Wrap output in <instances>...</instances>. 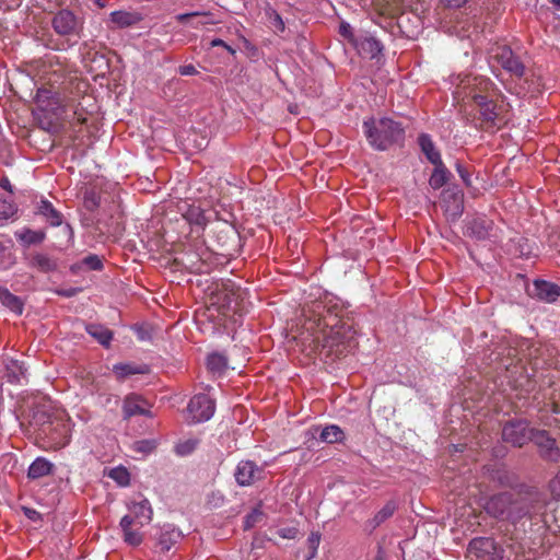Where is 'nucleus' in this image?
I'll return each instance as SVG.
<instances>
[{"label":"nucleus","mask_w":560,"mask_h":560,"mask_svg":"<svg viewBox=\"0 0 560 560\" xmlns=\"http://www.w3.org/2000/svg\"><path fill=\"white\" fill-rule=\"evenodd\" d=\"M490 58L495 60L506 72L515 78H523L525 74V65L522 62L511 47L506 45H495L490 50Z\"/></svg>","instance_id":"obj_9"},{"label":"nucleus","mask_w":560,"mask_h":560,"mask_svg":"<svg viewBox=\"0 0 560 560\" xmlns=\"http://www.w3.org/2000/svg\"><path fill=\"white\" fill-rule=\"evenodd\" d=\"M46 237V234L43 231H33V230H25L21 235L20 240L26 243L27 245L31 244H39L42 243Z\"/></svg>","instance_id":"obj_39"},{"label":"nucleus","mask_w":560,"mask_h":560,"mask_svg":"<svg viewBox=\"0 0 560 560\" xmlns=\"http://www.w3.org/2000/svg\"><path fill=\"white\" fill-rule=\"evenodd\" d=\"M129 509L132 513L133 523L137 522L141 526L149 524L152 520L153 511L148 499L139 494V500H133Z\"/></svg>","instance_id":"obj_23"},{"label":"nucleus","mask_w":560,"mask_h":560,"mask_svg":"<svg viewBox=\"0 0 560 560\" xmlns=\"http://www.w3.org/2000/svg\"><path fill=\"white\" fill-rule=\"evenodd\" d=\"M527 293L530 298L540 302L555 303L560 298V285L551 281L537 279L528 288Z\"/></svg>","instance_id":"obj_15"},{"label":"nucleus","mask_w":560,"mask_h":560,"mask_svg":"<svg viewBox=\"0 0 560 560\" xmlns=\"http://www.w3.org/2000/svg\"><path fill=\"white\" fill-rule=\"evenodd\" d=\"M530 441L538 447L539 454L545 460L556 463L560 459V448L548 431L535 429Z\"/></svg>","instance_id":"obj_14"},{"label":"nucleus","mask_w":560,"mask_h":560,"mask_svg":"<svg viewBox=\"0 0 560 560\" xmlns=\"http://www.w3.org/2000/svg\"><path fill=\"white\" fill-rule=\"evenodd\" d=\"M276 20L279 22L280 26H281V30L284 28V23L282 22L281 18L279 14L276 15Z\"/></svg>","instance_id":"obj_60"},{"label":"nucleus","mask_w":560,"mask_h":560,"mask_svg":"<svg viewBox=\"0 0 560 560\" xmlns=\"http://www.w3.org/2000/svg\"><path fill=\"white\" fill-rule=\"evenodd\" d=\"M42 434L46 435L49 440L50 447L60 450L70 443L71 427L69 420L65 419H50L47 423L43 424Z\"/></svg>","instance_id":"obj_11"},{"label":"nucleus","mask_w":560,"mask_h":560,"mask_svg":"<svg viewBox=\"0 0 560 560\" xmlns=\"http://www.w3.org/2000/svg\"><path fill=\"white\" fill-rule=\"evenodd\" d=\"M550 2L558 9L560 10V0H550Z\"/></svg>","instance_id":"obj_61"},{"label":"nucleus","mask_w":560,"mask_h":560,"mask_svg":"<svg viewBox=\"0 0 560 560\" xmlns=\"http://www.w3.org/2000/svg\"><path fill=\"white\" fill-rule=\"evenodd\" d=\"M207 368L212 373L222 374L228 369V359L221 353H211L207 358Z\"/></svg>","instance_id":"obj_35"},{"label":"nucleus","mask_w":560,"mask_h":560,"mask_svg":"<svg viewBox=\"0 0 560 560\" xmlns=\"http://www.w3.org/2000/svg\"><path fill=\"white\" fill-rule=\"evenodd\" d=\"M343 431L338 425H328L320 432V440L327 443H336L343 439Z\"/></svg>","instance_id":"obj_37"},{"label":"nucleus","mask_w":560,"mask_h":560,"mask_svg":"<svg viewBox=\"0 0 560 560\" xmlns=\"http://www.w3.org/2000/svg\"><path fill=\"white\" fill-rule=\"evenodd\" d=\"M175 20L180 24H187L194 28H200L202 26L212 25L217 23L211 12L199 11L177 14L175 16Z\"/></svg>","instance_id":"obj_22"},{"label":"nucleus","mask_w":560,"mask_h":560,"mask_svg":"<svg viewBox=\"0 0 560 560\" xmlns=\"http://www.w3.org/2000/svg\"><path fill=\"white\" fill-rule=\"evenodd\" d=\"M136 450L140 452H150L153 447L150 441H139L135 444Z\"/></svg>","instance_id":"obj_54"},{"label":"nucleus","mask_w":560,"mask_h":560,"mask_svg":"<svg viewBox=\"0 0 560 560\" xmlns=\"http://www.w3.org/2000/svg\"><path fill=\"white\" fill-rule=\"evenodd\" d=\"M207 253H185L183 255L182 264L189 269L191 272L203 273L208 272V264L206 256Z\"/></svg>","instance_id":"obj_24"},{"label":"nucleus","mask_w":560,"mask_h":560,"mask_svg":"<svg viewBox=\"0 0 560 560\" xmlns=\"http://www.w3.org/2000/svg\"><path fill=\"white\" fill-rule=\"evenodd\" d=\"M450 176L451 173L442 161L441 163L434 164V171L431 174L429 184L433 189H440L447 183Z\"/></svg>","instance_id":"obj_34"},{"label":"nucleus","mask_w":560,"mask_h":560,"mask_svg":"<svg viewBox=\"0 0 560 560\" xmlns=\"http://www.w3.org/2000/svg\"><path fill=\"white\" fill-rule=\"evenodd\" d=\"M23 512H24V515L33 521V522H38V521H42V514L36 511L35 509H32V508H23Z\"/></svg>","instance_id":"obj_49"},{"label":"nucleus","mask_w":560,"mask_h":560,"mask_svg":"<svg viewBox=\"0 0 560 560\" xmlns=\"http://www.w3.org/2000/svg\"><path fill=\"white\" fill-rule=\"evenodd\" d=\"M369 145L375 151H387L395 145H402L405 128L401 122L389 117L369 118L362 125Z\"/></svg>","instance_id":"obj_3"},{"label":"nucleus","mask_w":560,"mask_h":560,"mask_svg":"<svg viewBox=\"0 0 560 560\" xmlns=\"http://www.w3.org/2000/svg\"><path fill=\"white\" fill-rule=\"evenodd\" d=\"M303 329L314 350L332 360L351 352L355 347L352 319L343 316V310L331 300H316L303 307Z\"/></svg>","instance_id":"obj_1"},{"label":"nucleus","mask_w":560,"mask_h":560,"mask_svg":"<svg viewBox=\"0 0 560 560\" xmlns=\"http://www.w3.org/2000/svg\"><path fill=\"white\" fill-rule=\"evenodd\" d=\"M30 266L40 272L47 273L56 271L58 268L57 260L46 254L37 253L32 256Z\"/></svg>","instance_id":"obj_29"},{"label":"nucleus","mask_w":560,"mask_h":560,"mask_svg":"<svg viewBox=\"0 0 560 560\" xmlns=\"http://www.w3.org/2000/svg\"><path fill=\"white\" fill-rule=\"evenodd\" d=\"M133 524V518L131 515H125L120 521V527L124 533V539L127 544L131 546H138L142 542V534L138 530H133L131 525Z\"/></svg>","instance_id":"obj_30"},{"label":"nucleus","mask_w":560,"mask_h":560,"mask_svg":"<svg viewBox=\"0 0 560 560\" xmlns=\"http://www.w3.org/2000/svg\"><path fill=\"white\" fill-rule=\"evenodd\" d=\"M534 430L526 420H511L503 425L502 439L513 446L522 447L532 440Z\"/></svg>","instance_id":"obj_12"},{"label":"nucleus","mask_w":560,"mask_h":560,"mask_svg":"<svg viewBox=\"0 0 560 560\" xmlns=\"http://www.w3.org/2000/svg\"><path fill=\"white\" fill-rule=\"evenodd\" d=\"M215 410V402L207 394L195 395L188 406L189 423H200L211 419Z\"/></svg>","instance_id":"obj_13"},{"label":"nucleus","mask_w":560,"mask_h":560,"mask_svg":"<svg viewBox=\"0 0 560 560\" xmlns=\"http://www.w3.org/2000/svg\"><path fill=\"white\" fill-rule=\"evenodd\" d=\"M84 207L89 210V211H94L95 209H97L100 207V203H101V196L93 189L91 190H86L84 192Z\"/></svg>","instance_id":"obj_41"},{"label":"nucleus","mask_w":560,"mask_h":560,"mask_svg":"<svg viewBox=\"0 0 560 560\" xmlns=\"http://www.w3.org/2000/svg\"><path fill=\"white\" fill-rule=\"evenodd\" d=\"M113 372L118 380H125L136 374H145L149 372L147 365H136L132 363H117L113 366Z\"/></svg>","instance_id":"obj_31"},{"label":"nucleus","mask_w":560,"mask_h":560,"mask_svg":"<svg viewBox=\"0 0 560 560\" xmlns=\"http://www.w3.org/2000/svg\"><path fill=\"white\" fill-rule=\"evenodd\" d=\"M51 26L57 36L49 35L47 38H42L46 48L66 51L78 44L82 23L73 12L67 9L59 10L51 19Z\"/></svg>","instance_id":"obj_4"},{"label":"nucleus","mask_w":560,"mask_h":560,"mask_svg":"<svg viewBox=\"0 0 560 560\" xmlns=\"http://www.w3.org/2000/svg\"><path fill=\"white\" fill-rule=\"evenodd\" d=\"M241 293L228 284L217 287L209 296V310L215 308L220 314L229 316L238 311Z\"/></svg>","instance_id":"obj_6"},{"label":"nucleus","mask_w":560,"mask_h":560,"mask_svg":"<svg viewBox=\"0 0 560 560\" xmlns=\"http://www.w3.org/2000/svg\"><path fill=\"white\" fill-rule=\"evenodd\" d=\"M552 490L560 494V470L551 482Z\"/></svg>","instance_id":"obj_57"},{"label":"nucleus","mask_w":560,"mask_h":560,"mask_svg":"<svg viewBox=\"0 0 560 560\" xmlns=\"http://www.w3.org/2000/svg\"><path fill=\"white\" fill-rule=\"evenodd\" d=\"M213 242L220 255L233 257L237 253L240 235L237 231L226 223H220L212 230Z\"/></svg>","instance_id":"obj_10"},{"label":"nucleus","mask_w":560,"mask_h":560,"mask_svg":"<svg viewBox=\"0 0 560 560\" xmlns=\"http://www.w3.org/2000/svg\"><path fill=\"white\" fill-rule=\"evenodd\" d=\"M538 503L533 495L512 492V503L506 510L503 521L516 524L523 518H532L537 512Z\"/></svg>","instance_id":"obj_7"},{"label":"nucleus","mask_w":560,"mask_h":560,"mask_svg":"<svg viewBox=\"0 0 560 560\" xmlns=\"http://www.w3.org/2000/svg\"><path fill=\"white\" fill-rule=\"evenodd\" d=\"M52 470V464L44 458L37 457L28 467L27 477L30 479H39L48 476Z\"/></svg>","instance_id":"obj_32"},{"label":"nucleus","mask_w":560,"mask_h":560,"mask_svg":"<svg viewBox=\"0 0 560 560\" xmlns=\"http://www.w3.org/2000/svg\"><path fill=\"white\" fill-rule=\"evenodd\" d=\"M151 405L137 394H129L124 399L122 411L124 417L129 419L133 416L151 417Z\"/></svg>","instance_id":"obj_20"},{"label":"nucleus","mask_w":560,"mask_h":560,"mask_svg":"<svg viewBox=\"0 0 560 560\" xmlns=\"http://www.w3.org/2000/svg\"><path fill=\"white\" fill-rule=\"evenodd\" d=\"M468 89L466 96L474 102L478 110L477 119L481 129L488 130L505 122L504 105L498 104L494 100L499 90L490 79L476 77Z\"/></svg>","instance_id":"obj_2"},{"label":"nucleus","mask_w":560,"mask_h":560,"mask_svg":"<svg viewBox=\"0 0 560 560\" xmlns=\"http://www.w3.org/2000/svg\"><path fill=\"white\" fill-rule=\"evenodd\" d=\"M469 0H442L443 4L447 8H460Z\"/></svg>","instance_id":"obj_55"},{"label":"nucleus","mask_w":560,"mask_h":560,"mask_svg":"<svg viewBox=\"0 0 560 560\" xmlns=\"http://www.w3.org/2000/svg\"><path fill=\"white\" fill-rule=\"evenodd\" d=\"M80 291V289L78 288H70V289H58L56 290V293L60 296H65V298H72L78 292Z\"/></svg>","instance_id":"obj_53"},{"label":"nucleus","mask_w":560,"mask_h":560,"mask_svg":"<svg viewBox=\"0 0 560 560\" xmlns=\"http://www.w3.org/2000/svg\"><path fill=\"white\" fill-rule=\"evenodd\" d=\"M467 552L476 560H503L504 549L492 537L472 538L467 547Z\"/></svg>","instance_id":"obj_8"},{"label":"nucleus","mask_w":560,"mask_h":560,"mask_svg":"<svg viewBox=\"0 0 560 560\" xmlns=\"http://www.w3.org/2000/svg\"><path fill=\"white\" fill-rule=\"evenodd\" d=\"M65 230H66V231H67V233H68L69 241H72V240H73V236H74V233H73L72 226H71L70 224H66V225H65Z\"/></svg>","instance_id":"obj_58"},{"label":"nucleus","mask_w":560,"mask_h":560,"mask_svg":"<svg viewBox=\"0 0 560 560\" xmlns=\"http://www.w3.org/2000/svg\"><path fill=\"white\" fill-rule=\"evenodd\" d=\"M512 503V492H502L495 495H492L486 503L485 510L486 512L494 518L499 521H503L506 514V510H509L510 504Z\"/></svg>","instance_id":"obj_21"},{"label":"nucleus","mask_w":560,"mask_h":560,"mask_svg":"<svg viewBox=\"0 0 560 560\" xmlns=\"http://www.w3.org/2000/svg\"><path fill=\"white\" fill-rule=\"evenodd\" d=\"M18 211L16 205L0 195V225L11 219Z\"/></svg>","instance_id":"obj_36"},{"label":"nucleus","mask_w":560,"mask_h":560,"mask_svg":"<svg viewBox=\"0 0 560 560\" xmlns=\"http://www.w3.org/2000/svg\"><path fill=\"white\" fill-rule=\"evenodd\" d=\"M262 474V468L258 467L255 462L242 460L236 466L234 476L240 486L246 487L253 485L256 480L261 479Z\"/></svg>","instance_id":"obj_18"},{"label":"nucleus","mask_w":560,"mask_h":560,"mask_svg":"<svg viewBox=\"0 0 560 560\" xmlns=\"http://www.w3.org/2000/svg\"><path fill=\"white\" fill-rule=\"evenodd\" d=\"M109 477L117 481L120 486H127L130 480L128 470L122 467L112 469Z\"/></svg>","instance_id":"obj_42"},{"label":"nucleus","mask_w":560,"mask_h":560,"mask_svg":"<svg viewBox=\"0 0 560 560\" xmlns=\"http://www.w3.org/2000/svg\"><path fill=\"white\" fill-rule=\"evenodd\" d=\"M178 73L180 75H195L198 71L192 65H184L178 68Z\"/></svg>","instance_id":"obj_52"},{"label":"nucleus","mask_w":560,"mask_h":560,"mask_svg":"<svg viewBox=\"0 0 560 560\" xmlns=\"http://www.w3.org/2000/svg\"><path fill=\"white\" fill-rule=\"evenodd\" d=\"M319 542H320V534L317 532L311 533V535L307 538L308 548L311 550V555H310L308 559H312L315 557L318 546H319Z\"/></svg>","instance_id":"obj_44"},{"label":"nucleus","mask_w":560,"mask_h":560,"mask_svg":"<svg viewBox=\"0 0 560 560\" xmlns=\"http://www.w3.org/2000/svg\"><path fill=\"white\" fill-rule=\"evenodd\" d=\"M277 534L284 539H294L298 535V529L295 527H284L280 528Z\"/></svg>","instance_id":"obj_48"},{"label":"nucleus","mask_w":560,"mask_h":560,"mask_svg":"<svg viewBox=\"0 0 560 560\" xmlns=\"http://www.w3.org/2000/svg\"><path fill=\"white\" fill-rule=\"evenodd\" d=\"M182 538V532L173 525H164L155 534L153 550L155 552H168Z\"/></svg>","instance_id":"obj_16"},{"label":"nucleus","mask_w":560,"mask_h":560,"mask_svg":"<svg viewBox=\"0 0 560 560\" xmlns=\"http://www.w3.org/2000/svg\"><path fill=\"white\" fill-rule=\"evenodd\" d=\"M455 168H456V172L458 173L459 177L464 182V184L466 186H470L471 185V180H470V173H469V171L458 161L455 163Z\"/></svg>","instance_id":"obj_46"},{"label":"nucleus","mask_w":560,"mask_h":560,"mask_svg":"<svg viewBox=\"0 0 560 560\" xmlns=\"http://www.w3.org/2000/svg\"><path fill=\"white\" fill-rule=\"evenodd\" d=\"M88 82L78 77H69L65 79L59 88V96L63 107L73 108V115L77 122L83 125L86 122V117L83 113L79 112V100L83 97L88 90Z\"/></svg>","instance_id":"obj_5"},{"label":"nucleus","mask_w":560,"mask_h":560,"mask_svg":"<svg viewBox=\"0 0 560 560\" xmlns=\"http://www.w3.org/2000/svg\"><path fill=\"white\" fill-rule=\"evenodd\" d=\"M262 517V512L259 509H255L252 513L247 514L244 520V529H249L256 525Z\"/></svg>","instance_id":"obj_43"},{"label":"nucleus","mask_w":560,"mask_h":560,"mask_svg":"<svg viewBox=\"0 0 560 560\" xmlns=\"http://www.w3.org/2000/svg\"><path fill=\"white\" fill-rule=\"evenodd\" d=\"M418 144L421 152L425 155L428 161L433 165L442 162L441 153L436 149L432 138L428 133H420L418 136Z\"/></svg>","instance_id":"obj_25"},{"label":"nucleus","mask_w":560,"mask_h":560,"mask_svg":"<svg viewBox=\"0 0 560 560\" xmlns=\"http://www.w3.org/2000/svg\"><path fill=\"white\" fill-rule=\"evenodd\" d=\"M21 0H0V10H12L20 7Z\"/></svg>","instance_id":"obj_50"},{"label":"nucleus","mask_w":560,"mask_h":560,"mask_svg":"<svg viewBox=\"0 0 560 560\" xmlns=\"http://www.w3.org/2000/svg\"><path fill=\"white\" fill-rule=\"evenodd\" d=\"M110 21L118 27H128L136 23V18L130 12L114 11L110 13Z\"/></svg>","instance_id":"obj_38"},{"label":"nucleus","mask_w":560,"mask_h":560,"mask_svg":"<svg viewBox=\"0 0 560 560\" xmlns=\"http://www.w3.org/2000/svg\"><path fill=\"white\" fill-rule=\"evenodd\" d=\"M185 446H186V444H185V445H180V446L178 447V453H179V454H184V453H185V451H183V450H182V448H183V447H185Z\"/></svg>","instance_id":"obj_62"},{"label":"nucleus","mask_w":560,"mask_h":560,"mask_svg":"<svg viewBox=\"0 0 560 560\" xmlns=\"http://www.w3.org/2000/svg\"><path fill=\"white\" fill-rule=\"evenodd\" d=\"M0 187L5 189L10 194H13V187H12V185L10 183V179L7 176L0 178Z\"/></svg>","instance_id":"obj_56"},{"label":"nucleus","mask_w":560,"mask_h":560,"mask_svg":"<svg viewBox=\"0 0 560 560\" xmlns=\"http://www.w3.org/2000/svg\"><path fill=\"white\" fill-rule=\"evenodd\" d=\"M185 218L190 224H195L200 228L205 226L207 223L206 215L199 208L189 209Z\"/></svg>","instance_id":"obj_40"},{"label":"nucleus","mask_w":560,"mask_h":560,"mask_svg":"<svg viewBox=\"0 0 560 560\" xmlns=\"http://www.w3.org/2000/svg\"><path fill=\"white\" fill-rule=\"evenodd\" d=\"M84 265H86L91 270H101L103 268V262L97 255H89L83 260Z\"/></svg>","instance_id":"obj_45"},{"label":"nucleus","mask_w":560,"mask_h":560,"mask_svg":"<svg viewBox=\"0 0 560 560\" xmlns=\"http://www.w3.org/2000/svg\"><path fill=\"white\" fill-rule=\"evenodd\" d=\"M4 250L3 245L0 243V254Z\"/></svg>","instance_id":"obj_63"},{"label":"nucleus","mask_w":560,"mask_h":560,"mask_svg":"<svg viewBox=\"0 0 560 560\" xmlns=\"http://www.w3.org/2000/svg\"><path fill=\"white\" fill-rule=\"evenodd\" d=\"M353 46L360 56L370 59L377 57L384 48L383 44L369 33L357 35L353 38Z\"/></svg>","instance_id":"obj_17"},{"label":"nucleus","mask_w":560,"mask_h":560,"mask_svg":"<svg viewBox=\"0 0 560 560\" xmlns=\"http://www.w3.org/2000/svg\"><path fill=\"white\" fill-rule=\"evenodd\" d=\"M374 560H386L385 551L380 547Z\"/></svg>","instance_id":"obj_59"},{"label":"nucleus","mask_w":560,"mask_h":560,"mask_svg":"<svg viewBox=\"0 0 560 560\" xmlns=\"http://www.w3.org/2000/svg\"><path fill=\"white\" fill-rule=\"evenodd\" d=\"M210 46L211 47H224L231 55H234L236 51L233 47H231L230 45H228L224 40L220 39V38H214L210 42Z\"/></svg>","instance_id":"obj_51"},{"label":"nucleus","mask_w":560,"mask_h":560,"mask_svg":"<svg viewBox=\"0 0 560 560\" xmlns=\"http://www.w3.org/2000/svg\"><path fill=\"white\" fill-rule=\"evenodd\" d=\"M0 302L14 314L22 315L24 302L20 296L11 293L7 288L0 287Z\"/></svg>","instance_id":"obj_27"},{"label":"nucleus","mask_w":560,"mask_h":560,"mask_svg":"<svg viewBox=\"0 0 560 560\" xmlns=\"http://www.w3.org/2000/svg\"><path fill=\"white\" fill-rule=\"evenodd\" d=\"M86 332L97 340L102 346L108 348L113 340L114 334L107 327L100 324H89L85 327Z\"/></svg>","instance_id":"obj_28"},{"label":"nucleus","mask_w":560,"mask_h":560,"mask_svg":"<svg viewBox=\"0 0 560 560\" xmlns=\"http://www.w3.org/2000/svg\"><path fill=\"white\" fill-rule=\"evenodd\" d=\"M442 207L450 221H456L464 211L463 195L450 189L442 192Z\"/></svg>","instance_id":"obj_19"},{"label":"nucleus","mask_w":560,"mask_h":560,"mask_svg":"<svg viewBox=\"0 0 560 560\" xmlns=\"http://www.w3.org/2000/svg\"><path fill=\"white\" fill-rule=\"evenodd\" d=\"M37 211L51 226H60L62 224V213L58 211L50 201L46 199L40 200Z\"/></svg>","instance_id":"obj_26"},{"label":"nucleus","mask_w":560,"mask_h":560,"mask_svg":"<svg viewBox=\"0 0 560 560\" xmlns=\"http://www.w3.org/2000/svg\"><path fill=\"white\" fill-rule=\"evenodd\" d=\"M339 34L353 45V38H355L357 35L352 33V27L350 24L342 22L339 26Z\"/></svg>","instance_id":"obj_47"},{"label":"nucleus","mask_w":560,"mask_h":560,"mask_svg":"<svg viewBox=\"0 0 560 560\" xmlns=\"http://www.w3.org/2000/svg\"><path fill=\"white\" fill-rule=\"evenodd\" d=\"M396 511V504L394 501L387 502L375 515L372 520L368 521L366 523V529L370 532H373L381 524H383L386 520H388L390 516H393L394 512Z\"/></svg>","instance_id":"obj_33"}]
</instances>
